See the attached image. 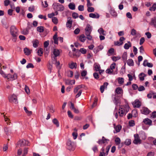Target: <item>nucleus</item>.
<instances>
[{
	"instance_id": "nucleus-1",
	"label": "nucleus",
	"mask_w": 156,
	"mask_h": 156,
	"mask_svg": "<svg viewBox=\"0 0 156 156\" xmlns=\"http://www.w3.org/2000/svg\"><path fill=\"white\" fill-rule=\"evenodd\" d=\"M18 31V30L15 26H12L10 27V34L13 37L12 40L14 42L16 41Z\"/></svg>"
},
{
	"instance_id": "nucleus-2",
	"label": "nucleus",
	"mask_w": 156,
	"mask_h": 156,
	"mask_svg": "<svg viewBox=\"0 0 156 156\" xmlns=\"http://www.w3.org/2000/svg\"><path fill=\"white\" fill-rule=\"evenodd\" d=\"M92 30V27L89 24H87L85 30V34L87 36V38L89 40H91L92 37L90 35Z\"/></svg>"
},
{
	"instance_id": "nucleus-3",
	"label": "nucleus",
	"mask_w": 156,
	"mask_h": 156,
	"mask_svg": "<svg viewBox=\"0 0 156 156\" xmlns=\"http://www.w3.org/2000/svg\"><path fill=\"white\" fill-rule=\"evenodd\" d=\"M67 148L70 151H73L75 148V145L74 142L68 139L66 143Z\"/></svg>"
},
{
	"instance_id": "nucleus-4",
	"label": "nucleus",
	"mask_w": 156,
	"mask_h": 156,
	"mask_svg": "<svg viewBox=\"0 0 156 156\" xmlns=\"http://www.w3.org/2000/svg\"><path fill=\"white\" fill-rule=\"evenodd\" d=\"M129 107L127 105H126L124 108H120L119 109V113L120 116H123L125 115L129 111Z\"/></svg>"
},
{
	"instance_id": "nucleus-5",
	"label": "nucleus",
	"mask_w": 156,
	"mask_h": 156,
	"mask_svg": "<svg viewBox=\"0 0 156 156\" xmlns=\"http://www.w3.org/2000/svg\"><path fill=\"white\" fill-rule=\"evenodd\" d=\"M53 9L58 11H62L64 9V7L59 3H55L53 5Z\"/></svg>"
},
{
	"instance_id": "nucleus-6",
	"label": "nucleus",
	"mask_w": 156,
	"mask_h": 156,
	"mask_svg": "<svg viewBox=\"0 0 156 156\" xmlns=\"http://www.w3.org/2000/svg\"><path fill=\"white\" fill-rule=\"evenodd\" d=\"M9 101L11 103L16 104L18 103V101L16 96L14 94L10 95L9 98Z\"/></svg>"
},
{
	"instance_id": "nucleus-7",
	"label": "nucleus",
	"mask_w": 156,
	"mask_h": 156,
	"mask_svg": "<svg viewBox=\"0 0 156 156\" xmlns=\"http://www.w3.org/2000/svg\"><path fill=\"white\" fill-rule=\"evenodd\" d=\"M5 78H6L9 81H13L16 79L17 77V75L16 73H14L13 75L10 74H8L6 75H5Z\"/></svg>"
},
{
	"instance_id": "nucleus-8",
	"label": "nucleus",
	"mask_w": 156,
	"mask_h": 156,
	"mask_svg": "<svg viewBox=\"0 0 156 156\" xmlns=\"http://www.w3.org/2000/svg\"><path fill=\"white\" fill-rule=\"evenodd\" d=\"M134 140L133 141V143L135 144H140L141 143V141L140 139L139 135L138 134H136L134 135Z\"/></svg>"
},
{
	"instance_id": "nucleus-9",
	"label": "nucleus",
	"mask_w": 156,
	"mask_h": 156,
	"mask_svg": "<svg viewBox=\"0 0 156 156\" xmlns=\"http://www.w3.org/2000/svg\"><path fill=\"white\" fill-rule=\"evenodd\" d=\"M60 53V51L58 49L56 48L54 49L52 51V55H54L53 60H56V57L59 55Z\"/></svg>"
},
{
	"instance_id": "nucleus-10",
	"label": "nucleus",
	"mask_w": 156,
	"mask_h": 156,
	"mask_svg": "<svg viewBox=\"0 0 156 156\" xmlns=\"http://www.w3.org/2000/svg\"><path fill=\"white\" fill-rule=\"evenodd\" d=\"M29 142L25 140H22L19 141L18 142V144L20 147H24L26 146H28Z\"/></svg>"
},
{
	"instance_id": "nucleus-11",
	"label": "nucleus",
	"mask_w": 156,
	"mask_h": 156,
	"mask_svg": "<svg viewBox=\"0 0 156 156\" xmlns=\"http://www.w3.org/2000/svg\"><path fill=\"white\" fill-rule=\"evenodd\" d=\"M125 40V38L123 37H121L120 38L119 41H115L114 44L115 45L117 46H120L123 44L122 41Z\"/></svg>"
},
{
	"instance_id": "nucleus-12",
	"label": "nucleus",
	"mask_w": 156,
	"mask_h": 156,
	"mask_svg": "<svg viewBox=\"0 0 156 156\" xmlns=\"http://www.w3.org/2000/svg\"><path fill=\"white\" fill-rule=\"evenodd\" d=\"M141 112L142 114L146 115L149 114L150 112L151 111L147 108L143 107L141 110Z\"/></svg>"
},
{
	"instance_id": "nucleus-13",
	"label": "nucleus",
	"mask_w": 156,
	"mask_h": 156,
	"mask_svg": "<svg viewBox=\"0 0 156 156\" xmlns=\"http://www.w3.org/2000/svg\"><path fill=\"white\" fill-rule=\"evenodd\" d=\"M133 105L135 108H139L141 106V103L139 100H136L132 103Z\"/></svg>"
},
{
	"instance_id": "nucleus-14",
	"label": "nucleus",
	"mask_w": 156,
	"mask_h": 156,
	"mask_svg": "<svg viewBox=\"0 0 156 156\" xmlns=\"http://www.w3.org/2000/svg\"><path fill=\"white\" fill-rule=\"evenodd\" d=\"M143 122L146 125H151L152 124V121L148 118H147L145 119L143 121Z\"/></svg>"
},
{
	"instance_id": "nucleus-15",
	"label": "nucleus",
	"mask_w": 156,
	"mask_h": 156,
	"mask_svg": "<svg viewBox=\"0 0 156 156\" xmlns=\"http://www.w3.org/2000/svg\"><path fill=\"white\" fill-rule=\"evenodd\" d=\"M68 20L66 23V25L67 27L70 28L71 27L72 21L71 20V18H68Z\"/></svg>"
},
{
	"instance_id": "nucleus-16",
	"label": "nucleus",
	"mask_w": 156,
	"mask_h": 156,
	"mask_svg": "<svg viewBox=\"0 0 156 156\" xmlns=\"http://www.w3.org/2000/svg\"><path fill=\"white\" fill-rule=\"evenodd\" d=\"M150 24L151 25L153 26L155 28H156V17L151 19V22Z\"/></svg>"
},
{
	"instance_id": "nucleus-17",
	"label": "nucleus",
	"mask_w": 156,
	"mask_h": 156,
	"mask_svg": "<svg viewBox=\"0 0 156 156\" xmlns=\"http://www.w3.org/2000/svg\"><path fill=\"white\" fill-rule=\"evenodd\" d=\"M89 16L90 17L92 18H98L99 17V15L97 13L95 14L91 13L89 14Z\"/></svg>"
},
{
	"instance_id": "nucleus-18",
	"label": "nucleus",
	"mask_w": 156,
	"mask_h": 156,
	"mask_svg": "<svg viewBox=\"0 0 156 156\" xmlns=\"http://www.w3.org/2000/svg\"><path fill=\"white\" fill-rule=\"evenodd\" d=\"M146 75L143 73H140L139 75V77L141 81H143L144 79V77L146 76Z\"/></svg>"
},
{
	"instance_id": "nucleus-19",
	"label": "nucleus",
	"mask_w": 156,
	"mask_h": 156,
	"mask_svg": "<svg viewBox=\"0 0 156 156\" xmlns=\"http://www.w3.org/2000/svg\"><path fill=\"white\" fill-rule=\"evenodd\" d=\"M69 67L71 69L76 68L77 65L76 63L75 62H72L71 63L69 64Z\"/></svg>"
},
{
	"instance_id": "nucleus-20",
	"label": "nucleus",
	"mask_w": 156,
	"mask_h": 156,
	"mask_svg": "<svg viewBox=\"0 0 156 156\" xmlns=\"http://www.w3.org/2000/svg\"><path fill=\"white\" fill-rule=\"evenodd\" d=\"M94 66L96 71H98L99 70L100 66L98 64L95 63L94 64Z\"/></svg>"
},
{
	"instance_id": "nucleus-21",
	"label": "nucleus",
	"mask_w": 156,
	"mask_h": 156,
	"mask_svg": "<svg viewBox=\"0 0 156 156\" xmlns=\"http://www.w3.org/2000/svg\"><path fill=\"white\" fill-rule=\"evenodd\" d=\"M53 39L54 40V43L55 44H58V38H57V33H56L53 36Z\"/></svg>"
},
{
	"instance_id": "nucleus-22",
	"label": "nucleus",
	"mask_w": 156,
	"mask_h": 156,
	"mask_svg": "<svg viewBox=\"0 0 156 156\" xmlns=\"http://www.w3.org/2000/svg\"><path fill=\"white\" fill-rule=\"evenodd\" d=\"M86 38H87V37H86L85 35L84 34L81 35L79 37L80 41L82 42L85 41Z\"/></svg>"
},
{
	"instance_id": "nucleus-23",
	"label": "nucleus",
	"mask_w": 156,
	"mask_h": 156,
	"mask_svg": "<svg viewBox=\"0 0 156 156\" xmlns=\"http://www.w3.org/2000/svg\"><path fill=\"white\" fill-rule=\"evenodd\" d=\"M131 44L130 42L129 41L128 42V43H126L124 45V48L126 49H128L129 47H131Z\"/></svg>"
},
{
	"instance_id": "nucleus-24",
	"label": "nucleus",
	"mask_w": 156,
	"mask_h": 156,
	"mask_svg": "<svg viewBox=\"0 0 156 156\" xmlns=\"http://www.w3.org/2000/svg\"><path fill=\"white\" fill-rule=\"evenodd\" d=\"M82 85H79L77 86L74 89V93H76L79 90H80V89L82 88Z\"/></svg>"
},
{
	"instance_id": "nucleus-25",
	"label": "nucleus",
	"mask_w": 156,
	"mask_h": 156,
	"mask_svg": "<svg viewBox=\"0 0 156 156\" xmlns=\"http://www.w3.org/2000/svg\"><path fill=\"white\" fill-rule=\"evenodd\" d=\"M68 6L69 8L72 10H74L75 9V5L73 3H70L68 5Z\"/></svg>"
},
{
	"instance_id": "nucleus-26",
	"label": "nucleus",
	"mask_w": 156,
	"mask_h": 156,
	"mask_svg": "<svg viewBox=\"0 0 156 156\" xmlns=\"http://www.w3.org/2000/svg\"><path fill=\"white\" fill-rule=\"evenodd\" d=\"M24 52L26 55H29L31 53L30 51L28 48H25L24 49Z\"/></svg>"
},
{
	"instance_id": "nucleus-27",
	"label": "nucleus",
	"mask_w": 156,
	"mask_h": 156,
	"mask_svg": "<svg viewBox=\"0 0 156 156\" xmlns=\"http://www.w3.org/2000/svg\"><path fill=\"white\" fill-rule=\"evenodd\" d=\"M98 31L100 34H102L104 35H106L105 31L101 28H100L98 30Z\"/></svg>"
},
{
	"instance_id": "nucleus-28",
	"label": "nucleus",
	"mask_w": 156,
	"mask_h": 156,
	"mask_svg": "<svg viewBox=\"0 0 156 156\" xmlns=\"http://www.w3.org/2000/svg\"><path fill=\"white\" fill-rule=\"evenodd\" d=\"M33 46L34 48H36L37 47V44L39 42L37 40H35L32 41Z\"/></svg>"
},
{
	"instance_id": "nucleus-29",
	"label": "nucleus",
	"mask_w": 156,
	"mask_h": 156,
	"mask_svg": "<svg viewBox=\"0 0 156 156\" xmlns=\"http://www.w3.org/2000/svg\"><path fill=\"white\" fill-rule=\"evenodd\" d=\"M21 33L25 35H27L29 33V30L27 28H26L22 30Z\"/></svg>"
},
{
	"instance_id": "nucleus-30",
	"label": "nucleus",
	"mask_w": 156,
	"mask_h": 156,
	"mask_svg": "<svg viewBox=\"0 0 156 156\" xmlns=\"http://www.w3.org/2000/svg\"><path fill=\"white\" fill-rule=\"evenodd\" d=\"M127 63L128 65L129 66H133L134 65V62L132 59H129L127 61Z\"/></svg>"
},
{
	"instance_id": "nucleus-31",
	"label": "nucleus",
	"mask_w": 156,
	"mask_h": 156,
	"mask_svg": "<svg viewBox=\"0 0 156 156\" xmlns=\"http://www.w3.org/2000/svg\"><path fill=\"white\" fill-rule=\"evenodd\" d=\"M52 122L54 124L56 125L57 127H58L59 126V122L58 121V120L56 119H54L52 120Z\"/></svg>"
},
{
	"instance_id": "nucleus-32",
	"label": "nucleus",
	"mask_w": 156,
	"mask_h": 156,
	"mask_svg": "<svg viewBox=\"0 0 156 156\" xmlns=\"http://www.w3.org/2000/svg\"><path fill=\"white\" fill-rule=\"evenodd\" d=\"M122 58L123 59L124 62H126V61L127 59V54L126 52H125L123 53L122 55Z\"/></svg>"
},
{
	"instance_id": "nucleus-33",
	"label": "nucleus",
	"mask_w": 156,
	"mask_h": 156,
	"mask_svg": "<svg viewBox=\"0 0 156 156\" xmlns=\"http://www.w3.org/2000/svg\"><path fill=\"white\" fill-rule=\"evenodd\" d=\"M156 9V3L153 4L152 6L149 8V10L151 11H155Z\"/></svg>"
},
{
	"instance_id": "nucleus-34",
	"label": "nucleus",
	"mask_w": 156,
	"mask_h": 156,
	"mask_svg": "<svg viewBox=\"0 0 156 156\" xmlns=\"http://www.w3.org/2000/svg\"><path fill=\"white\" fill-rule=\"evenodd\" d=\"M121 126L120 125H118L114 127V128L115 129L116 132L117 133L120 131L121 129Z\"/></svg>"
},
{
	"instance_id": "nucleus-35",
	"label": "nucleus",
	"mask_w": 156,
	"mask_h": 156,
	"mask_svg": "<svg viewBox=\"0 0 156 156\" xmlns=\"http://www.w3.org/2000/svg\"><path fill=\"white\" fill-rule=\"evenodd\" d=\"M37 30L40 33H42L44 31V27L42 26L38 27L37 28Z\"/></svg>"
},
{
	"instance_id": "nucleus-36",
	"label": "nucleus",
	"mask_w": 156,
	"mask_h": 156,
	"mask_svg": "<svg viewBox=\"0 0 156 156\" xmlns=\"http://www.w3.org/2000/svg\"><path fill=\"white\" fill-rule=\"evenodd\" d=\"M122 92V89L120 87H118L115 90V92L117 94H120Z\"/></svg>"
},
{
	"instance_id": "nucleus-37",
	"label": "nucleus",
	"mask_w": 156,
	"mask_h": 156,
	"mask_svg": "<svg viewBox=\"0 0 156 156\" xmlns=\"http://www.w3.org/2000/svg\"><path fill=\"white\" fill-rule=\"evenodd\" d=\"M131 142L130 139H126L125 142V144L127 145H129L131 144Z\"/></svg>"
},
{
	"instance_id": "nucleus-38",
	"label": "nucleus",
	"mask_w": 156,
	"mask_h": 156,
	"mask_svg": "<svg viewBox=\"0 0 156 156\" xmlns=\"http://www.w3.org/2000/svg\"><path fill=\"white\" fill-rule=\"evenodd\" d=\"M43 53V50L41 48H40L37 51V53L38 55L40 56H42Z\"/></svg>"
},
{
	"instance_id": "nucleus-39",
	"label": "nucleus",
	"mask_w": 156,
	"mask_h": 156,
	"mask_svg": "<svg viewBox=\"0 0 156 156\" xmlns=\"http://www.w3.org/2000/svg\"><path fill=\"white\" fill-rule=\"evenodd\" d=\"M52 21L55 24H57L58 22V20L57 18L56 17H52Z\"/></svg>"
},
{
	"instance_id": "nucleus-40",
	"label": "nucleus",
	"mask_w": 156,
	"mask_h": 156,
	"mask_svg": "<svg viewBox=\"0 0 156 156\" xmlns=\"http://www.w3.org/2000/svg\"><path fill=\"white\" fill-rule=\"evenodd\" d=\"M115 142L117 145H119L121 142L120 139L119 137L116 138L115 140Z\"/></svg>"
},
{
	"instance_id": "nucleus-41",
	"label": "nucleus",
	"mask_w": 156,
	"mask_h": 156,
	"mask_svg": "<svg viewBox=\"0 0 156 156\" xmlns=\"http://www.w3.org/2000/svg\"><path fill=\"white\" fill-rule=\"evenodd\" d=\"M110 13L112 16L115 17L117 16V14L114 10H111L110 12Z\"/></svg>"
},
{
	"instance_id": "nucleus-42",
	"label": "nucleus",
	"mask_w": 156,
	"mask_h": 156,
	"mask_svg": "<svg viewBox=\"0 0 156 156\" xmlns=\"http://www.w3.org/2000/svg\"><path fill=\"white\" fill-rule=\"evenodd\" d=\"M151 118H156V112L154 111L151 114Z\"/></svg>"
},
{
	"instance_id": "nucleus-43",
	"label": "nucleus",
	"mask_w": 156,
	"mask_h": 156,
	"mask_svg": "<svg viewBox=\"0 0 156 156\" xmlns=\"http://www.w3.org/2000/svg\"><path fill=\"white\" fill-rule=\"evenodd\" d=\"M145 89V88L143 86H140L139 87H138V90L140 91L144 90Z\"/></svg>"
},
{
	"instance_id": "nucleus-44",
	"label": "nucleus",
	"mask_w": 156,
	"mask_h": 156,
	"mask_svg": "<svg viewBox=\"0 0 156 156\" xmlns=\"http://www.w3.org/2000/svg\"><path fill=\"white\" fill-rule=\"evenodd\" d=\"M120 57H119L113 56L112 57V59L114 61H116L117 60L119 59Z\"/></svg>"
},
{
	"instance_id": "nucleus-45",
	"label": "nucleus",
	"mask_w": 156,
	"mask_h": 156,
	"mask_svg": "<svg viewBox=\"0 0 156 156\" xmlns=\"http://www.w3.org/2000/svg\"><path fill=\"white\" fill-rule=\"evenodd\" d=\"M79 51L83 54H85L87 52L86 50L84 48H80Z\"/></svg>"
},
{
	"instance_id": "nucleus-46",
	"label": "nucleus",
	"mask_w": 156,
	"mask_h": 156,
	"mask_svg": "<svg viewBox=\"0 0 156 156\" xmlns=\"http://www.w3.org/2000/svg\"><path fill=\"white\" fill-rule=\"evenodd\" d=\"M87 11L89 12H92L94 11V9L92 7H88L87 8Z\"/></svg>"
},
{
	"instance_id": "nucleus-47",
	"label": "nucleus",
	"mask_w": 156,
	"mask_h": 156,
	"mask_svg": "<svg viewBox=\"0 0 156 156\" xmlns=\"http://www.w3.org/2000/svg\"><path fill=\"white\" fill-rule=\"evenodd\" d=\"M129 125L131 126H134L135 125L134 121L133 120L130 121L129 122Z\"/></svg>"
},
{
	"instance_id": "nucleus-48",
	"label": "nucleus",
	"mask_w": 156,
	"mask_h": 156,
	"mask_svg": "<svg viewBox=\"0 0 156 156\" xmlns=\"http://www.w3.org/2000/svg\"><path fill=\"white\" fill-rule=\"evenodd\" d=\"M118 82L119 84H122L124 82V79L122 78H118Z\"/></svg>"
},
{
	"instance_id": "nucleus-49",
	"label": "nucleus",
	"mask_w": 156,
	"mask_h": 156,
	"mask_svg": "<svg viewBox=\"0 0 156 156\" xmlns=\"http://www.w3.org/2000/svg\"><path fill=\"white\" fill-rule=\"evenodd\" d=\"M78 9L80 11H83L84 10V6L83 5H80L78 7Z\"/></svg>"
},
{
	"instance_id": "nucleus-50",
	"label": "nucleus",
	"mask_w": 156,
	"mask_h": 156,
	"mask_svg": "<svg viewBox=\"0 0 156 156\" xmlns=\"http://www.w3.org/2000/svg\"><path fill=\"white\" fill-rule=\"evenodd\" d=\"M25 90L27 94L30 93V90L29 88L27 85H25Z\"/></svg>"
},
{
	"instance_id": "nucleus-51",
	"label": "nucleus",
	"mask_w": 156,
	"mask_h": 156,
	"mask_svg": "<svg viewBox=\"0 0 156 156\" xmlns=\"http://www.w3.org/2000/svg\"><path fill=\"white\" fill-rule=\"evenodd\" d=\"M87 74V71L86 70H84L81 73V76H85Z\"/></svg>"
},
{
	"instance_id": "nucleus-52",
	"label": "nucleus",
	"mask_w": 156,
	"mask_h": 156,
	"mask_svg": "<svg viewBox=\"0 0 156 156\" xmlns=\"http://www.w3.org/2000/svg\"><path fill=\"white\" fill-rule=\"evenodd\" d=\"M111 146H108L106 148V152L105 153V154L106 155H107L109 152V150L110 149Z\"/></svg>"
},
{
	"instance_id": "nucleus-53",
	"label": "nucleus",
	"mask_w": 156,
	"mask_h": 156,
	"mask_svg": "<svg viewBox=\"0 0 156 156\" xmlns=\"http://www.w3.org/2000/svg\"><path fill=\"white\" fill-rule=\"evenodd\" d=\"M114 101L116 105H117L119 102V99L116 97H114Z\"/></svg>"
},
{
	"instance_id": "nucleus-54",
	"label": "nucleus",
	"mask_w": 156,
	"mask_h": 156,
	"mask_svg": "<svg viewBox=\"0 0 156 156\" xmlns=\"http://www.w3.org/2000/svg\"><path fill=\"white\" fill-rule=\"evenodd\" d=\"M28 148L25 147L23 149V154L26 155L27 154Z\"/></svg>"
},
{
	"instance_id": "nucleus-55",
	"label": "nucleus",
	"mask_w": 156,
	"mask_h": 156,
	"mask_svg": "<svg viewBox=\"0 0 156 156\" xmlns=\"http://www.w3.org/2000/svg\"><path fill=\"white\" fill-rule=\"evenodd\" d=\"M116 64L115 63H113L110 66V69L112 70H113L115 68Z\"/></svg>"
},
{
	"instance_id": "nucleus-56",
	"label": "nucleus",
	"mask_w": 156,
	"mask_h": 156,
	"mask_svg": "<svg viewBox=\"0 0 156 156\" xmlns=\"http://www.w3.org/2000/svg\"><path fill=\"white\" fill-rule=\"evenodd\" d=\"M72 16L74 18L76 19L78 17V15L76 13L73 12L72 14Z\"/></svg>"
},
{
	"instance_id": "nucleus-57",
	"label": "nucleus",
	"mask_w": 156,
	"mask_h": 156,
	"mask_svg": "<svg viewBox=\"0 0 156 156\" xmlns=\"http://www.w3.org/2000/svg\"><path fill=\"white\" fill-rule=\"evenodd\" d=\"M10 1L9 0H5L4 2V5L5 6H8L10 4Z\"/></svg>"
},
{
	"instance_id": "nucleus-58",
	"label": "nucleus",
	"mask_w": 156,
	"mask_h": 156,
	"mask_svg": "<svg viewBox=\"0 0 156 156\" xmlns=\"http://www.w3.org/2000/svg\"><path fill=\"white\" fill-rule=\"evenodd\" d=\"M93 76L94 78L96 79H98L99 78V76L98 73H93Z\"/></svg>"
},
{
	"instance_id": "nucleus-59",
	"label": "nucleus",
	"mask_w": 156,
	"mask_h": 156,
	"mask_svg": "<svg viewBox=\"0 0 156 156\" xmlns=\"http://www.w3.org/2000/svg\"><path fill=\"white\" fill-rule=\"evenodd\" d=\"M72 135L73 136V139H76L77 136V134L76 132H74L72 133Z\"/></svg>"
},
{
	"instance_id": "nucleus-60",
	"label": "nucleus",
	"mask_w": 156,
	"mask_h": 156,
	"mask_svg": "<svg viewBox=\"0 0 156 156\" xmlns=\"http://www.w3.org/2000/svg\"><path fill=\"white\" fill-rule=\"evenodd\" d=\"M145 40L144 38V37H141L140 40V44L142 45L144 42Z\"/></svg>"
},
{
	"instance_id": "nucleus-61",
	"label": "nucleus",
	"mask_w": 156,
	"mask_h": 156,
	"mask_svg": "<svg viewBox=\"0 0 156 156\" xmlns=\"http://www.w3.org/2000/svg\"><path fill=\"white\" fill-rule=\"evenodd\" d=\"M26 67L27 68H33L34 67V66L32 64L29 63L27 66Z\"/></svg>"
},
{
	"instance_id": "nucleus-62",
	"label": "nucleus",
	"mask_w": 156,
	"mask_h": 156,
	"mask_svg": "<svg viewBox=\"0 0 156 156\" xmlns=\"http://www.w3.org/2000/svg\"><path fill=\"white\" fill-rule=\"evenodd\" d=\"M82 90H80L78 92V93L76 95V98H77L79 97L80 96L82 93Z\"/></svg>"
},
{
	"instance_id": "nucleus-63",
	"label": "nucleus",
	"mask_w": 156,
	"mask_h": 156,
	"mask_svg": "<svg viewBox=\"0 0 156 156\" xmlns=\"http://www.w3.org/2000/svg\"><path fill=\"white\" fill-rule=\"evenodd\" d=\"M80 31V29L78 28H77L75 30L74 32L75 34H77L79 33Z\"/></svg>"
},
{
	"instance_id": "nucleus-64",
	"label": "nucleus",
	"mask_w": 156,
	"mask_h": 156,
	"mask_svg": "<svg viewBox=\"0 0 156 156\" xmlns=\"http://www.w3.org/2000/svg\"><path fill=\"white\" fill-rule=\"evenodd\" d=\"M55 16V14L53 12L48 14V17L49 18H52L53 17Z\"/></svg>"
}]
</instances>
